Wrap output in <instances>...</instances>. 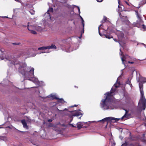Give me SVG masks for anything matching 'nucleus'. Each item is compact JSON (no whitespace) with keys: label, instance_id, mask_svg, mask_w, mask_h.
Returning a JSON list of instances; mask_svg holds the SVG:
<instances>
[{"label":"nucleus","instance_id":"38","mask_svg":"<svg viewBox=\"0 0 146 146\" xmlns=\"http://www.w3.org/2000/svg\"><path fill=\"white\" fill-rule=\"evenodd\" d=\"M15 0L17 2L21 3V2L19 1V0Z\"/></svg>","mask_w":146,"mask_h":146},{"label":"nucleus","instance_id":"49","mask_svg":"<svg viewBox=\"0 0 146 146\" xmlns=\"http://www.w3.org/2000/svg\"><path fill=\"white\" fill-rule=\"evenodd\" d=\"M80 17L82 20L83 19L82 18L81 16H80Z\"/></svg>","mask_w":146,"mask_h":146},{"label":"nucleus","instance_id":"41","mask_svg":"<svg viewBox=\"0 0 146 146\" xmlns=\"http://www.w3.org/2000/svg\"><path fill=\"white\" fill-rule=\"evenodd\" d=\"M121 40H120V39H119V40L118 41H119V44L121 45V43H120V42L121 41Z\"/></svg>","mask_w":146,"mask_h":146},{"label":"nucleus","instance_id":"44","mask_svg":"<svg viewBox=\"0 0 146 146\" xmlns=\"http://www.w3.org/2000/svg\"><path fill=\"white\" fill-rule=\"evenodd\" d=\"M113 40H114L115 41V42H117V40H116V39H115V38H114V39H113Z\"/></svg>","mask_w":146,"mask_h":146},{"label":"nucleus","instance_id":"11","mask_svg":"<svg viewBox=\"0 0 146 146\" xmlns=\"http://www.w3.org/2000/svg\"><path fill=\"white\" fill-rule=\"evenodd\" d=\"M50 96L52 98V99H58V102H61V103H64L65 101L62 99H58V98L56 97L55 96L52 94H51Z\"/></svg>","mask_w":146,"mask_h":146},{"label":"nucleus","instance_id":"35","mask_svg":"<svg viewBox=\"0 0 146 146\" xmlns=\"http://www.w3.org/2000/svg\"><path fill=\"white\" fill-rule=\"evenodd\" d=\"M52 120L51 119H50L48 120V122H52Z\"/></svg>","mask_w":146,"mask_h":146},{"label":"nucleus","instance_id":"14","mask_svg":"<svg viewBox=\"0 0 146 146\" xmlns=\"http://www.w3.org/2000/svg\"><path fill=\"white\" fill-rule=\"evenodd\" d=\"M53 9L52 8H50L48 10L47 13H46V15L47 14L48 15L50 18V12L52 13L53 12Z\"/></svg>","mask_w":146,"mask_h":146},{"label":"nucleus","instance_id":"1","mask_svg":"<svg viewBox=\"0 0 146 146\" xmlns=\"http://www.w3.org/2000/svg\"><path fill=\"white\" fill-rule=\"evenodd\" d=\"M19 66V71L23 76L25 79H29L30 77L33 76L34 69L33 68H26V64L24 63L18 65Z\"/></svg>","mask_w":146,"mask_h":146},{"label":"nucleus","instance_id":"33","mask_svg":"<svg viewBox=\"0 0 146 146\" xmlns=\"http://www.w3.org/2000/svg\"><path fill=\"white\" fill-rule=\"evenodd\" d=\"M128 63L129 64H133L134 63V62H130V61H128Z\"/></svg>","mask_w":146,"mask_h":146},{"label":"nucleus","instance_id":"46","mask_svg":"<svg viewBox=\"0 0 146 146\" xmlns=\"http://www.w3.org/2000/svg\"><path fill=\"white\" fill-rule=\"evenodd\" d=\"M82 34H81L80 36L79 37V38H80L82 37Z\"/></svg>","mask_w":146,"mask_h":146},{"label":"nucleus","instance_id":"8","mask_svg":"<svg viewBox=\"0 0 146 146\" xmlns=\"http://www.w3.org/2000/svg\"><path fill=\"white\" fill-rule=\"evenodd\" d=\"M120 85V83L119 82H116L114 84L113 86L112 87V88H111V90L110 92H112V93H111V95L112 96H113V94H112L114 92L116 91V88H114V87H115L116 88H118L119 87Z\"/></svg>","mask_w":146,"mask_h":146},{"label":"nucleus","instance_id":"9","mask_svg":"<svg viewBox=\"0 0 146 146\" xmlns=\"http://www.w3.org/2000/svg\"><path fill=\"white\" fill-rule=\"evenodd\" d=\"M29 79H27L32 81L35 84H38L39 83V82L38 78H36L34 77V74H33V76H32L30 77Z\"/></svg>","mask_w":146,"mask_h":146},{"label":"nucleus","instance_id":"37","mask_svg":"<svg viewBox=\"0 0 146 146\" xmlns=\"http://www.w3.org/2000/svg\"><path fill=\"white\" fill-rule=\"evenodd\" d=\"M121 37L122 39H123V38H124L123 35V34H121Z\"/></svg>","mask_w":146,"mask_h":146},{"label":"nucleus","instance_id":"6","mask_svg":"<svg viewBox=\"0 0 146 146\" xmlns=\"http://www.w3.org/2000/svg\"><path fill=\"white\" fill-rule=\"evenodd\" d=\"M120 51L121 53H119V54L121 56L120 57L122 61V63L125 66L124 62L126 61V60L128 58L126 57V56H124V55L123 54V52L121 51V48L120 49Z\"/></svg>","mask_w":146,"mask_h":146},{"label":"nucleus","instance_id":"19","mask_svg":"<svg viewBox=\"0 0 146 146\" xmlns=\"http://www.w3.org/2000/svg\"><path fill=\"white\" fill-rule=\"evenodd\" d=\"M128 111L125 110V114L121 118V119H123V118L125 117H128L129 115L127 114V113L128 112Z\"/></svg>","mask_w":146,"mask_h":146},{"label":"nucleus","instance_id":"5","mask_svg":"<svg viewBox=\"0 0 146 146\" xmlns=\"http://www.w3.org/2000/svg\"><path fill=\"white\" fill-rule=\"evenodd\" d=\"M136 14L137 15V17L138 20L137 21V23L139 24V25H142L143 26V28L145 30H146V26H145L143 24V22L141 19V16L139 14L137 11H136Z\"/></svg>","mask_w":146,"mask_h":146},{"label":"nucleus","instance_id":"31","mask_svg":"<svg viewBox=\"0 0 146 146\" xmlns=\"http://www.w3.org/2000/svg\"><path fill=\"white\" fill-rule=\"evenodd\" d=\"M124 56H126V57H127V58H131V57L130 56H129L128 55H127V54H125V55H124Z\"/></svg>","mask_w":146,"mask_h":146},{"label":"nucleus","instance_id":"25","mask_svg":"<svg viewBox=\"0 0 146 146\" xmlns=\"http://www.w3.org/2000/svg\"><path fill=\"white\" fill-rule=\"evenodd\" d=\"M127 143L126 142H125L121 146H127Z\"/></svg>","mask_w":146,"mask_h":146},{"label":"nucleus","instance_id":"3","mask_svg":"<svg viewBox=\"0 0 146 146\" xmlns=\"http://www.w3.org/2000/svg\"><path fill=\"white\" fill-rule=\"evenodd\" d=\"M139 87L141 94V97L138 103L139 106L142 105V108L144 110L145 109L146 105V100L145 99L144 95V92L143 91V83L141 82H139Z\"/></svg>","mask_w":146,"mask_h":146},{"label":"nucleus","instance_id":"13","mask_svg":"<svg viewBox=\"0 0 146 146\" xmlns=\"http://www.w3.org/2000/svg\"><path fill=\"white\" fill-rule=\"evenodd\" d=\"M21 122L22 124L23 125V127L24 128H26L27 129H29V127L27 125L26 122L25 120H21Z\"/></svg>","mask_w":146,"mask_h":146},{"label":"nucleus","instance_id":"12","mask_svg":"<svg viewBox=\"0 0 146 146\" xmlns=\"http://www.w3.org/2000/svg\"><path fill=\"white\" fill-rule=\"evenodd\" d=\"M35 28V27H34V26H28V29L29 30L31 31V33H32L33 34H36V31H34L32 29L33 28Z\"/></svg>","mask_w":146,"mask_h":146},{"label":"nucleus","instance_id":"22","mask_svg":"<svg viewBox=\"0 0 146 146\" xmlns=\"http://www.w3.org/2000/svg\"><path fill=\"white\" fill-rule=\"evenodd\" d=\"M104 35L105 36V37L108 38L109 39H110L111 38H112L113 37L112 36H111L109 35Z\"/></svg>","mask_w":146,"mask_h":146},{"label":"nucleus","instance_id":"54","mask_svg":"<svg viewBox=\"0 0 146 146\" xmlns=\"http://www.w3.org/2000/svg\"><path fill=\"white\" fill-rule=\"evenodd\" d=\"M5 17V18H8L7 17Z\"/></svg>","mask_w":146,"mask_h":146},{"label":"nucleus","instance_id":"59","mask_svg":"<svg viewBox=\"0 0 146 146\" xmlns=\"http://www.w3.org/2000/svg\"><path fill=\"white\" fill-rule=\"evenodd\" d=\"M145 47H146V46Z\"/></svg>","mask_w":146,"mask_h":146},{"label":"nucleus","instance_id":"55","mask_svg":"<svg viewBox=\"0 0 146 146\" xmlns=\"http://www.w3.org/2000/svg\"><path fill=\"white\" fill-rule=\"evenodd\" d=\"M26 117V118H27V119H28V117Z\"/></svg>","mask_w":146,"mask_h":146},{"label":"nucleus","instance_id":"15","mask_svg":"<svg viewBox=\"0 0 146 146\" xmlns=\"http://www.w3.org/2000/svg\"><path fill=\"white\" fill-rule=\"evenodd\" d=\"M25 54H26V55L28 56V57H34L36 55V54H31L29 52H25Z\"/></svg>","mask_w":146,"mask_h":146},{"label":"nucleus","instance_id":"45","mask_svg":"<svg viewBox=\"0 0 146 146\" xmlns=\"http://www.w3.org/2000/svg\"><path fill=\"white\" fill-rule=\"evenodd\" d=\"M12 44H15V45H16V44H16V43H12Z\"/></svg>","mask_w":146,"mask_h":146},{"label":"nucleus","instance_id":"48","mask_svg":"<svg viewBox=\"0 0 146 146\" xmlns=\"http://www.w3.org/2000/svg\"><path fill=\"white\" fill-rule=\"evenodd\" d=\"M70 125H72V127H74V126H73L72 124H70Z\"/></svg>","mask_w":146,"mask_h":146},{"label":"nucleus","instance_id":"42","mask_svg":"<svg viewBox=\"0 0 146 146\" xmlns=\"http://www.w3.org/2000/svg\"><path fill=\"white\" fill-rule=\"evenodd\" d=\"M84 33V30H83V31L81 32V34H82H82L83 33Z\"/></svg>","mask_w":146,"mask_h":146},{"label":"nucleus","instance_id":"4","mask_svg":"<svg viewBox=\"0 0 146 146\" xmlns=\"http://www.w3.org/2000/svg\"><path fill=\"white\" fill-rule=\"evenodd\" d=\"M120 119V118H115L113 117H106L101 120L100 121L104 123L106 121H107V124L106 126H107L108 121H110L111 122H115L119 121Z\"/></svg>","mask_w":146,"mask_h":146},{"label":"nucleus","instance_id":"20","mask_svg":"<svg viewBox=\"0 0 146 146\" xmlns=\"http://www.w3.org/2000/svg\"><path fill=\"white\" fill-rule=\"evenodd\" d=\"M35 28V29L36 30H37L38 31H40L42 30V28L41 27H40V26H37Z\"/></svg>","mask_w":146,"mask_h":146},{"label":"nucleus","instance_id":"24","mask_svg":"<svg viewBox=\"0 0 146 146\" xmlns=\"http://www.w3.org/2000/svg\"><path fill=\"white\" fill-rule=\"evenodd\" d=\"M7 140V138L6 137H1V140H3L4 141H6Z\"/></svg>","mask_w":146,"mask_h":146},{"label":"nucleus","instance_id":"50","mask_svg":"<svg viewBox=\"0 0 146 146\" xmlns=\"http://www.w3.org/2000/svg\"><path fill=\"white\" fill-rule=\"evenodd\" d=\"M125 2H126V3L127 4L129 5V4L127 2L125 1Z\"/></svg>","mask_w":146,"mask_h":146},{"label":"nucleus","instance_id":"58","mask_svg":"<svg viewBox=\"0 0 146 146\" xmlns=\"http://www.w3.org/2000/svg\"><path fill=\"white\" fill-rule=\"evenodd\" d=\"M74 106H76V105H75Z\"/></svg>","mask_w":146,"mask_h":146},{"label":"nucleus","instance_id":"23","mask_svg":"<svg viewBox=\"0 0 146 146\" xmlns=\"http://www.w3.org/2000/svg\"><path fill=\"white\" fill-rule=\"evenodd\" d=\"M81 113L78 112H77L76 113H75L73 115V116H78L80 115Z\"/></svg>","mask_w":146,"mask_h":146},{"label":"nucleus","instance_id":"43","mask_svg":"<svg viewBox=\"0 0 146 146\" xmlns=\"http://www.w3.org/2000/svg\"><path fill=\"white\" fill-rule=\"evenodd\" d=\"M27 121H29V122H30L31 121V120L30 119H29L28 120H27Z\"/></svg>","mask_w":146,"mask_h":146},{"label":"nucleus","instance_id":"17","mask_svg":"<svg viewBox=\"0 0 146 146\" xmlns=\"http://www.w3.org/2000/svg\"><path fill=\"white\" fill-rule=\"evenodd\" d=\"M118 7L119 9V11H123L124 9V7L122 5H118Z\"/></svg>","mask_w":146,"mask_h":146},{"label":"nucleus","instance_id":"30","mask_svg":"<svg viewBox=\"0 0 146 146\" xmlns=\"http://www.w3.org/2000/svg\"><path fill=\"white\" fill-rule=\"evenodd\" d=\"M49 52V51H45V50H44L42 52H41V53H48V52Z\"/></svg>","mask_w":146,"mask_h":146},{"label":"nucleus","instance_id":"29","mask_svg":"<svg viewBox=\"0 0 146 146\" xmlns=\"http://www.w3.org/2000/svg\"><path fill=\"white\" fill-rule=\"evenodd\" d=\"M82 23L83 27H84V21L83 19L82 20Z\"/></svg>","mask_w":146,"mask_h":146},{"label":"nucleus","instance_id":"36","mask_svg":"<svg viewBox=\"0 0 146 146\" xmlns=\"http://www.w3.org/2000/svg\"><path fill=\"white\" fill-rule=\"evenodd\" d=\"M96 0L98 2H101L103 1V0Z\"/></svg>","mask_w":146,"mask_h":146},{"label":"nucleus","instance_id":"21","mask_svg":"<svg viewBox=\"0 0 146 146\" xmlns=\"http://www.w3.org/2000/svg\"><path fill=\"white\" fill-rule=\"evenodd\" d=\"M46 49H47V46L42 47L39 48H38V50H46Z\"/></svg>","mask_w":146,"mask_h":146},{"label":"nucleus","instance_id":"39","mask_svg":"<svg viewBox=\"0 0 146 146\" xmlns=\"http://www.w3.org/2000/svg\"><path fill=\"white\" fill-rule=\"evenodd\" d=\"M130 145V146H135V145L134 144H131Z\"/></svg>","mask_w":146,"mask_h":146},{"label":"nucleus","instance_id":"26","mask_svg":"<svg viewBox=\"0 0 146 146\" xmlns=\"http://www.w3.org/2000/svg\"><path fill=\"white\" fill-rule=\"evenodd\" d=\"M131 58H130V59H131L133 61H136V59L135 58H132L131 57Z\"/></svg>","mask_w":146,"mask_h":146},{"label":"nucleus","instance_id":"51","mask_svg":"<svg viewBox=\"0 0 146 146\" xmlns=\"http://www.w3.org/2000/svg\"><path fill=\"white\" fill-rule=\"evenodd\" d=\"M1 137H0V140H1Z\"/></svg>","mask_w":146,"mask_h":146},{"label":"nucleus","instance_id":"27","mask_svg":"<svg viewBox=\"0 0 146 146\" xmlns=\"http://www.w3.org/2000/svg\"><path fill=\"white\" fill-rule=\"evenodd\" d=\"M30 12L31 13V14L32 15H33L35 14V12L33 11H30Z\"/></svg>","mask_w":146,"mask_h":146},{"label":"nucleus","instance_id":"28","mask_svg":"<svg viewBox=\"0 0 146 146\" xmlns=\"http://www.w3.org/2000/svg\"><path fill=\"white\" fill-rule=\"evenodd\" d=\"M107 18L106 17H104L103 18L104 22H105L107 20Z\"/></svg>","mask_w":146,"mask_h":146},{"label":"nucleus","instance_id":"56","mask_svg":"<svg viewBox=\"0 0 146 146\" xmlns=\"http://www.w3.org/2000/svg\"><path fill=\"white\" fill-rule=\"evenodd\" d=\"M75 87H76V86H75Z\"/></svg>","mask_w":146,"mask_h":146},{"label":"nucleus","instance_id":"47","mask_svg":"<svg viewBox=\"0 0 146 146\" xmlns=\"http://www.w3.org/2000/svg\"><path fill=\"white\" fill-rule=\"evenodd\" d=\"M118 3L119 4V5L120 4H119L120 0H118Z\"/></svg>","mask_w":146,"mask_h":146},{"label":"nucleus","instance_id":"18","mask_svg":"<svg viewBox=\"0 0 146 146\" xmlns=\"http://www.w3.org/2000/svg\"><path fill=\"white\" fill-rule=\"evenodd\" d=\"M77 127L78 129H80L82 127V124L80 122L78 123L77 124Z\"/></svg>","mask_w":146,"mask_h":146},{"label":"nucleus","instance_id":"57","mask_svg":"<svg viewBox=\"0 0 146 146\" xmlns=\"http://www.w3.org/2000/svg\"><path fill=\"white\" fill-rule=\"evenodd\" d=\"M74 107V106H72V107Z\"/></svg>","mask_w":146,"mask_h":146},{"label":"nucleus","instance_id":"32","mask_svg":"<svg viewBox=\"0 0 146 146\" xmlns=\"http://www.w3.org/2000/svg\"><path fill=\"white\" fill-rule=\"evenodd\" d=\"M99 28H100V27H99V33L100 36H102V35L100 33V30H99Z\"/></svg>","mask_w":146,"mask_h":146},{"label":"nucleus","instance_id":"16","mask_svg":"<svg viewBox=\"0 0 146 146\" xmlns=\"http://www.w3.org/2000/svg\"><path fill=\"white\" fill-rule=\"evenodd\" d=\"M47 49L52 48L56 49V46H55V45L54 44H52L51 46H47Z\"/></svg>","mask_w":146,"mask_h":146},{"label":"nucleus","instance_id":"2","mask_svg":"<svg viewBox=\"0 0 146 146\" xmlns=\"http://www.w3.org/2000/svg\"><path fill=\"white\" fill-rule=\"evenodd\" d=\"M112 92L110 93L107 92L105 94L106 96V97L105 99H102V103L100 104V106L102 110H106L109 109H113L114 106L112 104L110 101V97L112 96L111 95Z\"/></svg>","mask_w":146,"mask_h":146},{"label":"nucleus","instance_id":"40","mask_svg":"<svg viewBox=\"0 0 146 146\" xmlns=\"http://www.w3.org/2000/svg\"><path fill=\"white\" fill-rule=\"evenodd\" d=\"M63 1V0H61L60 1H59L58 0V1H59V2H61V3H62V2Z\"/></svg>","mask_w":146,"mask_h":146},{"label":"nucleus","instance_id":"7","mask_svg":"<svg viewBox=\"0 0 146 146\" xmlns=\"http://www.w3.org/2000/svg\"><path fill=\"white\" fill-rule=\"evenodd\" d=\"M0 58L1 60L5 59V61H9V62L12 64H14V62L13 60V59L11 57H8L7 58H4L3 56L2 57L1 56H0Z\"/></svg>","mask_w":146,"mask_h":146},{"label":"nucleus","instance_id":"52","mask_svg":"<svg viewBox=\"0 0 146 146\" xmlns=\"http://www.w3.org/2000/svg\"><path fill=\"white\" fill-rule=\"evenodd\" d=\"M41 98H46V97H45V98H44L43 97H41Z\"/></svg>","mask_w":146,"mask_h":146},{"label":"nucleus","instance_id":"34","mask_svg":"<svg viewBox=\"0 0 146 146\" xmlns=\"http://www.w3.org/2000/svg\"><path fill=\"white\" fill-rule=\"evenodd\" d=\"M77 7L78 8V11L79 13H80V8L78 7Z\"/></svg>","mask_w":146,"mask_h":146},{"label":"nucleus","instance_id":"10","mask_svg":"<svg viewBox=\"0 0 146 146\" xmlns=\"http://www.w3.org/2000/svg\"><path fill=\"white\" fill-rule=\"evenodd\" d=\"M137 82H141L143 83L146 82V78L142 77L140 76L138 78H137Z\"/></svg>","mask_w":146,"mask_h":146},{"label":"nucleus","instance_id":"53","mask_svg":"<svg viewBox=\"0 0 146 146\" xmlns=\"http://www.w3.org/2000/svg\"><path fill=\"white\" fill-rule=\"evenodd\" d=\"M67 110V109H66V108L64 110Z\"/></svg>","mask_w":146,"mask_h":146}]
</instances>
